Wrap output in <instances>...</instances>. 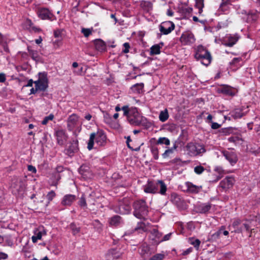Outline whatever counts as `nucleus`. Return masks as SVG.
<instances>
[{
	"label": "nucleus",
	"mask_w": 260,
	"mask_h": 260,
	"mask_svg": "<svg viewBox=\"0 0 260 260\" xmlns=\"http://www.w3.org/2000/svg\"><path fill=\"white\" fill-rule=\"evenodd\" d=\"M144 191L147 193H159L166 196L167 187L165 182L161 180L157 181L148 180L147 183L143 186Z\"/></svg>",
	"instance_id": "f257e3e1"
},
{
	"label": "nucleus",
	"mask_w": 260,
	"mask_h": 260,
	"mask_svg": "<svg viewBox=\"0 0 260 260\" xmlns=\"http://www.w3.org/2000/svg\"><path fill=\"white\" fill-rule=\"evenodd\" d=\"M133 215L138 219H145L149 212V208L145 200L135 201L133 204Z\"/></svg>",
	"instance_id": "f03ea898"
},
{
	"label": "nucleus",
	"mask_w": 260,
	"mask_h": 260,
	"mask_svg": "<svg viewBox=\"0 0 260 260\" xmlns=\"http://www.w3.org/2000/svg\"><path fill=\"white\" fill-rule=\"evenodd\" d=\"M94 141L96 144L99 146H103L106 144L107 137L103 130H98L96 133H92L90 135L87 144V148L89 150H91L93 148Z\"/></svg>",
	"instance_id": "7ed1b4c3"
},
{
	"label": "nucleus",
	"mask_w": 260,
	"mask_h": 260,
	"mask_svg": "<svg viewBox=\"0 0 260 260\" xmlns=\"http://www.w3.org/2000/svg\"><path fill=\"white\" fill-rule=\"evenodd\" d=\"M194 56L197 60L200 61L202 64L206 67L211 63L212 59L210 52L201 45L197 47Z\"/></svg>",
	"instance_id": "20e7f679"
},
{
	"label": "nucleus",
	"mask_w": 260,
	"mask_h": 260,
	"mask_svg": "<svg viewBox=\"0 0 260 260\" xmlns=\"http://www.w3.org/2000/svg\"><path fill=\"white\" fill-rule=\"evenodd\" d=\"M185 147L187 154L190 156L201 155L206 151L204 145L199 143L189 142Z\"/></svg>",
	"instance_id": "39448f33"
},
{
	"label": "nucleus",
	"mask_w": 260,
	"mask_h": 260,
	"mask_svg": "<svg viewBox=\"0 0 260 260\" xmlns=\"http://www.w3.org/2000/svg\"><path fill=\"white\" fill-rule=\"evenodd\" d=\"M25 180L22 177L14 176L11 180V188L14 194H17L24 191Z\"/></svg>",
	"instance_id": "423d86ee"
},
{
	"label": "nucleus",
	"mask_w": 260,
	"mask_h": 260,
	"mask_svg": "<svg viewBox=\"0 0 260 260\" xmlns=\"http://www.w3.org/2000/svg\"><path fill=\"white\" fill-rule=\"evenodd\" d=\"M127 120L131 124L140 125L145 123L146 118L141 115L137 108L132 107L130 115L128 116Z\"/></svg>",
	"instance_id": "0eeeda50"
},
{
	"label": "nucleus",
	"mask_w": 260,
	"mask_h": 260,
	"mask_svg": "<svg viewBox=\"0 0 260 260\" xmlns=\"http://www.w3.org/2000/svg\"><path fill=\"white\" fill-rule=\"evenodd\" d=\"M38 80L35 81L34 83L35 87L39 91H45L48 87V79L47 74L45 72L39 73Z\"/></svg>",
	"instance_id": "6e6552de"
},
{
	"label": "nucleus",
	"mask_w": 260,
	"mask_h": 260,
	"mask_svg": "<svg viewBox=\"0 0 260 260\" xmlns=\"http://www.w3.org/2000/svg\"><path fill=\"white\" fill-rule=\"evenodd\" d=\"M78 151V141L77 139H73L66 146L63 152L68 156L72 157Z\"/></svg>",
	"instance_id": "1a4fd4ad"
},
{
	"label": "nucleus",
	"mask_w": 260,
	"mask_h": 260,
	"mask_svg": "<svg viewBox=\"0 0 260 260\" xmlns=\"http://www.w3.org/2000/svg\"><path fill=\"white\" fill-rule=\"evenodd\" d=\"M37 13L38 16L42 20H48L52 21L56 19V16L46 8H39Z\"/></svg>",
	"instance_id": "9d476101"
},
{
	"label": "nucleus",
	"mask_w": 260,
	"mask_h": 260,
	"mask_svg": "<svg viewBox=\"0 0 260 260\" xmlns=\"http://www.w3.org/2000/svg\"><path fill=\"white\" fill-rule=\"evenodd\" d=\"M159 28L161 34H157V38H160L161 34L167 35L171 33L175 28V24L170 21H165L159 25Z\"/></svg>",
	"instance_id": "9b49d317"
},
{
	"label": "nucleus",
	"mask_w": 260,
	"mask_h": 260,
	"mask_svg": "<svg viewBox=\"0 0 260 260\" xmlns=\"http://www.w3.org/2000/svg\"><path fill=\"white\" fill-rule=\"evenodd\" d=\"M170 200L178 209H184L185 206L184 201L178 194L175 192L172 193L170 197Z\"/></svg>",
	"instance_id": "f8f14e48"
},
{
	"label": "nucleus",
	"mask_w": 260,
	"mask_h": 260,
	"mask_svg": "<svg viewBox=\"0 0 260 260\" xmlns=\"http://www.w3.org/2000/svg\"><path fill=\"white\" fill-rule=\"evenodd\" d=\"M113 209L115 213L120 214H127L131 212V207L128 204L119 203L117 205L113 206Z\"/></svg>",
	"instance_id": "ddd939ff"
},
{
	"label": "nucleus",
	"mask_w": 260,
	"mask_h": 260,
	"mask_svg": "<svg viewBox=\"0 0 260 260\" xmlns=\"http://www.w3.org/2000/svg\"><path fill=\"white\" fill-rule=\"evenodd\" d=\"M79 117L76 114L70 115L67 120V128L69 131H72L78 124Z\"/></svg>",
	"instance_id": "4468645a"
},
{
	"label": "nucleus",
	"mask_w": 260,
	"mask_h": 260,
	"mask_svg": "<svg viewBox=\"0 0 260 260\" xmlns=\"http://www.w3.org/2000/svg\"><path fill=\"white\" fill-rule=\"evenodd\" d=\"M180 40L183 45H190L193 44L196 41L193 34L190 32L183 33Z\"/></svg>",
	"instance_id": "2eb2a0df"
},
{
	"label": "nucleus",
	"mask_w": 260,
	"mask_h": 260,
	"mask_svg": "<svg viewBox=\"0 0 260 260\" xmlns=\"http://www.w3.org/2000/svg\"><path fill=\"white\" fill-rule=\"evenodd\" d=\"M55 135L56 137L57 144L62 146L68 138L66 131L62 129H58L55 131Z\"/></svg>",
	"instance_id": "dca6fc26"
},
{
	"label": "nucleus",
	"mask_w": 260,
	"mask_h": 260,
	"mask_svg": "<svg viewBox=\"0 0 260 260\" xmlns=\"http://www.w3.org/2000/svg\"><path fill=\"white\" fill-rule=\"evenodd\" d=\"M212 206V204L210 202L200 203L197 205L196 209L198 213L207 214L211 210Z\"/></svg>",
	"instance_id": "f3484780"
},
{
	"label": "nucleus",
	"mask_w": 260,
	"mask_h": 260,
	"mask_svg": "<svg viewBox=\"0 0 260 260\" xmlns=\"http://www.w3.org/2000/svg\"><path fill=\"white\" fill-rule=\"evenodd\" d=\"M222 153L225 158L230 163L232 166H234L237 163L238 161V157L237 154L233 152L224 151L222 152Z\"/></svg>",
	"instance_id": "a211bd4d"
},
{
	"label": "nucleus",
	"mask_w": 260,
	"mask_h": 260,
	"mask_svg": "<svg viewBox=\"0 0 260 260\" xmlns=\"http://www.w3.org/2000/svg\"><path fill=\"white\" fill-rule=\"evenodd\" d=\"M234 181L235 179L234 178L226 177L220 182L219 187L226 190L233 186Z\"/></svg>",
	"instance_id": "6ab92c4d"
},
{
	"label": "nucleus",
	"mask_w": 260,
	"mask_h": 260,
	"mask_svg": "<svg viewBox=\"0 0 260 260\" xmlns=\"http://www.w3.org/2000/svg\"><path fill=\"white\" fill-rule=\"evenodd\" d=\"M219 92L223 94L233 96L235 95L238 91L236 88L233 87L229 85H224L220 89Z\"/></svg>",
	"instance_id": "aec40b11"
},
{
	"label": "nucleus",
	"mask_w": 260,
	"mask_h": 260,
	"mask_svg": "<svg viewBox=\"0 0 260 260\" xmlns=\"http://www.w3.org/2000/svg\"><path fill=\"white\" fill-rule=\"evenodd\" d=\"M76 199L77 197L75 195L71 194H66L63 197L61 203L63 206H70Z\"/></svg>",
	"instance_id": "412c9836"
},
{
	"label": "nucleus",
	"mask_w": 260,
	"mask_h": 260,
	"mask_svg": "<svg viewBox=\"0 0 260 260\" xmlns=\"http://www.w3.org/2000/svg\"><path fill=\"white\" fill-rule=\"evenodd\" d=\"M121 255V252L119 249L117 248H112L108 250L107 257L109 259H116L119 258Z\"/></svg>",
	"instance_id": "4be33fe9"
},
{
	"label": "nucleus",
	"mask_w": 260,
	"mask_h": 260,
	"mask_svg": "<svg viewBox=\"0 0 260 260\" xmlns=\"http://www.w3.org/2000/svg\"><path fill=\"white\" fill-rule=\"evenodd\" d=\"M231 5V4L230 0H222V2L218 9V11L226 14L229 12Z\"/></svg>",
	"instance_id": "5701e85b"
},
{
	"label": "nucleus",
	"mask_w": 260,
	"mask_h": 260,
	"mask_svg": "<svg viewBox=\"0 0 260 260\" xmlns=\"http://www.w3.org/2000/svg\"><path fill=\"white\" fill-rule=\"evenodd\" d=\"M187 191L191 193H198L202 188V186H197L194 185L190 182L186 183Z\"/></svg>",
	"instance_id": "b1692460"
},
{
	"label": "nucleus",
	"mask_w": 260,
	"mask_h": 260,
	"mask_svg": "<svg viewBox=\"0 0 260 260\" xmlns=\"http://www.w3.org/2000/svg\"><path fill=\"white\" fill-rule=\"evenodd\" d=\"M241 224V220L240 219L237 218L234 219L231 225L230 226L234 229V231H232V232H234L236 233H242L243 229L241 226H240Z\"/></svg>",
	"instance_id": "393cba45"
},
{
	"label": "nucleus",
	"mask_w": 260,
	"mask_h": 260,
	"mask_svg": "<svg viewBox=\"0 0 260 260\" xmlns=\"http://www.w3.org/2000/svg\"><path fill=\"white\" fill-rule=\"evenodd\" d=\"M258 18V12L255 10H250L248 12L246 21L247 23H254Z\"/></svg>",
	"instance_id": "a878e982"
},
{
	"label": "nucleus",
	"mask_w": 260,
	"mask_h": 260,
	"mask_svg": "<svg viewBox=\"0 0 260 260\" xmlns=\"http://www.w3.org/2000/svg\"><path fill=\"white\" fill-rule=\"evenodd\" d=\"M95 48L100 52H104L106 50V43L101 39H96L94 41Z\"/></svg>",
	"instance_id": "bb28decb"
},
{
	"label": "nucleus",
	"mask_w": 260,
	"mask_h": 260,
	"mask_svg": "<svg viewBox=\"0 0 260 260\" xmlns=\"http://www.w3.org/2000/svg\"><path fill=\"white\" fill-rule=\"evenodd\" d=\"M144 84L143 83H136L133 85L131 89L132 91L136 94H141L144 92Z\"/></svg>",
	"instance_id": "cd10ccee"
},
{
	"label": "nucleus",
	"mask_w": 260,
	"mask_h": 260,
	"mask_svg": "<svg viewBox=\"0 0 260 260\" xmlns=\"http://www.w3.org/2000/svg\"><path fill=\"white\" fill-rule=\"evenodd\" d=\"M187 136V132L184 129H182L181 131V133L180 135L179 138L178 139V140H177L176 141H175V142L173 144V147L171 148L174 150H176L178 147V145L180 143V141L179 140V139L182 137L183 139L184 140H186Z\"/></svg>",
	"instance_id": "c85d7f7f"
},
{
	"label": "nucleus",
	"mask_w": 260,
	"mask_h": 260,
	"mask_svg": "<svg viewBox=\"0 0 260 260\" xmlns=\"http://www.w3.org/2000/svg\"><path fill=\"white\" fill-rule=\"evenodd\" d=\"M238 37L234 36H229L227 37L226 40L224 41V45L228 47L233 46L238 41Z\"/></svg>",
	"instance_id": "c756f323"
},
{
	"label": "nucleus",
	"mask_w": 260,
	"mask_h": 260,
	"mask_svg": "<svg viewBox=\"0 0 260 260\" xmlns=\"http://www.w3.org/2000/svg\"><path fill=\"white\" fill-rule=\"evenodd\" d=\"M228 141L234 144H237L239 141H243L240 131L238 132L237 134H234L233 136L229 137L228 139Z\"/></svg>",
	"instance_id": "7c9ffc66"
},
{
	"label": "nucleus",
	"mask_w": 260,
	"mask_h": 260,
	"mask_svg": "<svg viewBox=\"0 0 260 260\" xmlns=\"http://www.w3.org/2000/svg\"><path fill=\"white\" fill-rule=\"evenodd\" d=\"M238 131H239V130H238V128L233 127L222 128L221 129V132L225 135L237 134Z\"/></svg>",
	"instance_id": "2f4dec72"
},
{
	"label": "nucleus",
	"mask_w": 260,
	"mask_h": 260,
	"mask_svg": "<svg viewBox=\"0 0 260 260\" xmlns=\"http://www.w3.org/2000/svg\"><path fill=\"white\" fill-rule=\"evenodd\" d=\"M89 167L85 165L80 166L78 169L79 173L84 178L87 177L89 174Z\"/></svg>",
	"instance_id": "473e14b6"
},
{
	"label": "nucleus",
	"mask_w": 260,
	"mask_h": 260,
	"mask_svg": "<svg viewBox=\"0 0 260 260\" xmlns=\"http://www.w3.org/2000/svg\"><path fill=\"white\" fill-rule=\"evenodd\" d=\"M221 235V230H218L215 233L209 235L207 241L213 242L217 241Z\"/></svg>",
	"instance_id": "72a5a7b5"
},
{
	"label": "nucleus",
	"mask_w": 260,
	"mask_h": 260,
	"mask_svg": "<svg viewBox=\"0 0 260 260\" xmlns=\"http://www.w3.org/2000/svg\"><path fill=\"white\" fill-rule=\"evenodd\" d=\"M230 114L231 117L235 119L241 118L244 115L242 110L240 109H235L230 113Z\"/></svg>",
	"instance_id": "f704fd0d"
},
{
	"label": "nucleus",
	"mask_w": 260,
	"mask_h": 260,
	"mask_svg": "<svg viewBox=\"0 0 260 260\" xmlns=\"http://www.w3.org/2000/svg\"><path fill=\"white\" fill-rule=\"evenodd\" d=\"M121 217L119 215H114L110 218L109 223L111 225L117 226L121 222Z\"/></svg>",
	"instance_id": "c9c22d12"
},
{
	"label": "nucleus",
	"mask_w": 260,
	"mask_h": 260,
	"mask_svg": "<svg viewBox=\"0 0 260 260\" xmlns=\"http://www.w3.org/2000/svg\"><path fill=\"white\" fill-rule=\"evenodd\" d=\"M151 234L153 237L152 239L155 240L156 242H160V238L162 236V234L159 233L157 229H153L151 231Z\"/></svg>",
	"instance_id": "e433bc0d"
},
{
	"label": "nucleus",
	"mask_w": 260,
	"mask_h": 260,
	"mask_svg": "<svg viewBox=\"0 0 260 260\" xmlns=\"http://www.w3.org/2000/svg\"><path fill=\"white\" fill-rule=\"evenodd\" d=\"M146 231V224L144 222H138L136 226L133 230V231H138L139 233L145 232Z\"/></svg>",
	"instance_id": "4c0bfd02"
},
{
	"label": "nucleus",
	"mask_w": 260,
	"mask_h": 260,
	"mask_svg": "<svg viewBox=\"0 0 260 260\" xmlns=\"http://www.w3.org/2000/svg\"><path fill=\"white\" fill-rule=\"evenodd\" d=\"M150 151L153 155L154 159L157 160L159 158L158 149L156 145H151L150 146Z\"/></svg>",
	"instance_id": "58836bf2"
},
{
	"label": "nucleus",
	"mask_w": 260,
	"mask_h": 260,
	"mask_svg": "<svg viewBox=\"0 0 260 260\" xmlns=\"http://www.w3.org/2000/svg\"><path fill=\"white\" fill-rule=\"evenodd\" d=\"M151 55H157L160 53V49L158 45H154L150 48Z\"/></svg>",
	"instance_id": "ea45409f"
},
{
	"label": "nucleus",
	"mask_w": 260,
	"mask_h": 260,
	"mask_svg": "<svg viewBox=\"0 0 260 260\" xmlns=\"http://www.w3.org/2000/svg\"><path fill=\"white\" fill-rule=\"evenodd\" d=\"M69 228L72 231V234L74 235H76L80 232V227L78 226L75 223L72 222L69 225Z\"/></svg>",
	"instance_id": "a19ab883"
},
{
	"label": "nucleus",
	"mask_w": 260,
	"mask_h": 260,
	"mask_svg": "<svg viewBox=\"0 0 260 260\" xmlns=\"http://www.w3.org/2000/svg\"><path fill=\"white\" fill-rule=\"evenodd\" d=\"M169 118V114L167 109L161 111L159 115V119L161 122L166 121Z\"/></svg>",
	"instance_id": "79ce46f5"
},
{
	"label": "nucleus",
	"mask_w": 260,
	"mask_h": 260,
	"mask_svg": "<svg viewBox=\"0 0 260 260\" xmlns=\"http://www.w3.org/2000/svg\"><path fill=\"white\" fill-rule=\"evenodd\" d=\"M156 144H165L168 146L170 144V140L166 137H160L158 139Z\"/></svg>",
	"instance_id": "37998d69"
},
{
	"label": "nucleus",
	"mask_w": 260,
	"mask_h": 260,
	"mask_svg": "<svg viewBox=\"0 0 260 260\" xmlns=\"http://www.w3.org/2000/svg\"><path fill=\"white\" fill-rule=\"evenodd\" d=\"M196 7L199 9V13L201 14L203 12V8L204 6V0H195Z\"/></svg>",
	"instance_id": "c03bdc74"
},
{
	"label": "nucleus",
	"mask_w": 260,
	"mask_h": 260,
	"mask_svg": "<svg viewBox=\"0 0 260 260\" xmlns=\"http://www.w3.org/2000/svg\"><path fill=\"white\" fill-rule=\"evenodd\" d=\"M165 255L163 253H157L153 255L148 260H164Z\"/></svg>",
	"instance_id": "a18cd8bd"
},
{
	"label": "nucleus",
	"mask_w": 260,
	"mask_h": 260,
	"mask_svg": "<svg viewBox=\"0 0 260 260\" xmlns=\"http://www.w3.org/2000/svg\"><path fill=\"white\" fill-rule=\"evenodd\" d=\"M190 243L191 245H193V246L197 248L198 249L199 247V246L201 243V241L199 239H194L193 238H190Z\"/></svg>",
	"instance_id": "49530a36"
},
{
	"label": "nucleus",
	"mask_w": 260,
	"mask_h": 260,
	"mask_svg": "<svg viewBox=\"0 0 260 260\" xmlns=\"http://www.w3.org/2000/svg\"><path fill=\"white\" fill-rule=\"evenodd\" d=\"M54 118V116L53 114H50L48 116H45L43 120L42 121L41 123L43 125H46L48 121L52 120Z\"/></svg>",
	"instance_id": "de8ad7c7"
},
{
	"label": "nucleus",
	"mask_w": 260,
	"mask_h": 260,
	"mask_svg": "<svg viewBox=\"0 0 260 260\" xmlns=\"http://www.w3.org/2000/svg\"><path fill=\"white\" fill-rule=\"evenodd\" d=\"M79 205L82 208H86L87 203L84 194H82L78 202Z\"/></svg>",
	"instance_id": "09e8293b"
},
{
	"label": "nucleus",
	"mask_w": 260,
	"mask_h": 260,
	"mask_svg": "<svg viewBox=\"0 0 260 260\" xmlns=\"http://www.w3.org/2000/svg\"><path fill=\"white\" fill-rule=\"evenodd\" d=\"M131 108H129L128 106H123L121 108V110L123 111V115L128 118V116L130 115Z\"/></svg>",
	"instance_id": "8fccbe9b"
},
{
	"label": "nucleus",
	"mask_w": 260,
	"mask_h": 260,
	"mask_svg": "<svg viewBox=\"0 0 260 260\" xmlns=\"http://www.w3.org/2000/svg\"><path fill=\"white\" fill-rule=\"evenodd\" d=\"M149 250L150 248L147 245H143L141 247L140 253L142 255H144L146 254H148Z\"/></svg>",
	"instance_id": "3c124183"
},
{
	"label": "nucleus",
	"mask_w": 260,
	"mask_h": 260,
	"mask_svg": "<svg viewBox=\"0 0 260 260\" xmlns=\"http://www.w3.org/2000/svg\"><path fill=\"white\" fill-rule=\"evenodd\" d=\"M204 170L205 168L201 165L197 166L194 168V172L198 175L201 174L204 171Z\"/></svg>",
	"instance_id": "603ef678"
},
{
	"label": "nucleus",
	"mask_w": 260,
	"mask_h": 260,
	"mask_svg": "<svg viewBox=\"0 0 260 260\" xmlns=\"http://www.w3.org/2000/svg\"><path fill=\"white\" fill-rule=\"evenodd\" d=\"M92 30V28H91V29L83 28L81 30V32L83 34L84 36L85 37H88V36H89L91 34Z\"/></svg>",
	"instance_id": "864d4df0"
},
{
	"label": "nucleus",
	"mask_w": 260,
	"mask_h": 260,
	"mask_svg": "<svg viewBox=\"0 0 260 260\" xmlns=\"http://www.w3.org/2000/svg\"><path fill=\"white\" fill-rule=\"evenodd\" d=\"M228 26V21L226 20L225 21L218 22V23L216 26V28H217V29L219 30L222 28L226 27Z\"/></svg>",
	"instance_id": "5fc2aeb1"
},
{
	"label": "nucleus",
	"mask_w": 260,
	"mask_h": 260,
	"mask_svg": "<svg viewBox=\"0 0 260 260\" xmlns=\"http://www.w3.org/2000/svg\"><path fill=\"white\" fill-rule=\"evenodd\" d=\"M55 192L53 190H51L47 193L46 196V198L48 200V202H50L53 200V199L55 197Z\"/></svg>",
	"instance_id": "6e6d98bb"
},
{
	"label": "nucleus",
	"mask_w": 260,
	"mask_h": 260,
	"mask_svg": "<svg viewBox=\"0 0 260 260\" xmlns=\"http://www.w3.org/2000/svg\"><path fill=\"white\" fill-rule=\"evenodd\" d=\"M24 25L26 28L27 30H29L30 28V27H31L34 24L30 19H27L25 21Z\"/></svg>",
	"instance_id": "4d7b16f0"
},
{
	"label": "nucleus",
	"mask_w": 260,
	"mask_h": 260,
	"mask_svg": "<svg viewBox=\"0 0 260 260\" xmlns=\"http://www.w3.org/2000/svg\"><path fill=\"white\" fill-rule=\"evenodd\" d=\"M27 49L28 51V52L29 53L30 55L31 56L32 58L34 60H36L37 58V52L36 51L30 49L29 47H27Z\"/></svg>",
	"instance_id": "13d9d810"
},
{
	"label": "nucleus",
	"mask_w": 260,
	"mask_h": 260,
	"mask_svg": "<svg viewBox=\"0 0 260 260\" xmlns=\"http://www.w3.org/2000/svg\"><path fill=\"white\" fill-rule=\"evenodd\" d=\"M143 144V143H142L140 145H139V146L136 147L135 148H134L133 146H131V145H130L129 143H126V145H127V147L129 149H131V150L135 151H140L141 146Z\"/></svg>",
	"instance_id": "bf43d9fd"
},
{
	"label": "nucleus",
	"mask_w": 260,
	"mask_h": 260,
	"mask_svg": "<svg viewBox=\"0 0 260 260\" xmlns=\"http://www.w3.org/2000/svg\"><path fill=\"white\" fill-rule=\"evenodd\" d=\"M174 151V150L172 148H169L165 151V152L162 154V156L164 158H166L170 154L173 153Z\"/></svg>",
	"instance_id": "052dcab7"
},
{
	"label": "nucleus",
	"mask_w": 260,
	"mask_h": 260,
	"mask_svg": "<svg viewBox=\"0 0 260 260\" xmlns=\"http://www.w3.org/2000/svg\"><path fill=\"white\" fill-rule=\"evenodd\" d=\"M123 46L124 48L123 49L122 52H123L124 53H127L129 52V49L130 48L129 44L127 42H126L123 44Z\"/></svg>",
	"instance_id": "680f3d73"
},
{
	"label": "nucleus",
	"mask_w": 260,
	"mask_h": 260,
	"mask_svg": "<svg viewBox=\"0 0 260 260\" xmlns=\"http://www.w3.org/2000/svg\"><path fill=\"white\" fill-rule=\"evenodd\" d=\"M241 60L242 58L241 57H235L234 58L232 59V60L230 62V64L231 65H236L237 63H239Z\"/></svg>",
	"instance_id": "e2e57ef3"
},
{
	"label": "nucleus",
	"mask_w": 260,
	"mask_h": 260,
	"mask_svg": "<svg viewBox=\"0 0 260 260\" xmlns=\"http://www.w3.org/2000/svg\"><path fill=\"white\" fill-rule=\"evenodd\" d=\"M28 30L31 32H39L41 31V29L39 27L33 25Z\"/></svg>",
	"instance_id": "0e129e2a"
},
{
	"label": "nucleus",
	"mask_w": 260,
	"mask_h": 260,
	"mask_svg": "<svg viewBox=\"0 0 260 260\" xmlns=\"http://www.w3.org/2000/svg\"><path fill=\"white\" fill-rule=\"evenodd\" d=\"M225 226H221L218 230H221V234H223L224 236H228L229 235V232L228 231L225 230Z\"/></svg>",
	"instance_id": "69168bd1"
},
{
	"label": "nucleus",
	"mask_w": 260,
	"mask_h": 260,
	"mask_svg": "<svg viewBox=\"0 0 260 260\" xmlns=\"http://www.w3.org/2000/svg\"><path fill=\"white\" fill-rule=\"evenodd\" d=\"M8 258V255L3 252H0V260H6Z\"/></svg>",
	"instance_id": "338daca9"
},
{
	"label": "nucleus",
	"mask_w": 260,
	"mask_h": 260,
	"mask_svg": "<svg viewBox=\"0 0 260 260\" xmlns=\"http://www.w3.org/2000/svg\"><path fill=\"white\" fill-rule=\"evenodd\" d=\"M221 125L217 122H212L211 124V128L213 129H218L220 127Z\"/></svg>",
	"instance_id": "774afa93"
}]
</instances>
